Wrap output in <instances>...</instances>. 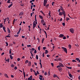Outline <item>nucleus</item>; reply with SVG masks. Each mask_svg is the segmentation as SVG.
<instances>
[{"label":"nucleus","mask_w":80,"mask_h":80,"mask_svg":"<svg viewBox=\"0 0 80 80\" xmlns=\"http://www.w3.org/2000/svg\"><path fill=\"white\" fill-rule=\"evenodd\" d=\"M39 61H40V63H39V64L40 65H42V61L41 60V59L40 58V60H39Z\"/></svg>","instance_id":"obj_19"},{"label":"nucleus","mask_w":80,"mask_h":80,"mask_svg":"<svg viewBox=\"0 0 80 80\" xmlns=\"http://www.w3.org/2000/svg\"><path fill=\"white\" fill-rule=\"evenodd\" d=\"M75 60H77V61H78L79 59V58H76L75 59Z\"/></svg>","instance_id":"obj_54"},{"label":"nucleus","mask_w":80,"mask_h":80,"mask_svg":"<svg viewBox=\"0 0 80 80\" xmlns=\"http://www.w3.org/2000/svg\"><path fill=\"white\" fill-rule=\"evenodd\" d=\"M30 53H31V56H33V55L32 52V51H30Z\"/></svg>","instance_id":"obj_47"},{"label":"nucleus","mask_w":80,"mask_h":80,"mask_svg":"<svg viewBox=\"0 0 80 80\" xmlns=\"http://www.w3.org/2000/svg\"><path fill=\"white\" fill-rule=\"evenodd\" d=\"M23 74L24 75H25V72H24V70L23 69Z\"/></svg>","instance_id":"obj_38"},{"label":"nucleus","mask_w":80,"mask_h":80,"mask_svg":"<svg viewBox=\"0 0 80 80\" xmlns=\"http://www.w3.org/2000/svg\"><path fill=\"white\" fill-rule=\"evenodd\" d=\"M6 19L7 20V21H8V20H9V18H7Z\"/></svg>","instance_id":"obj_61"},{"label":"nucleus","mask_w":80,"mask_h":80,"mask_svg":"<svg viewBox=\"0 0 80 80\" xmlns=\"http://www.w3.org/2000/svg\"><path fill=\"white\" fill-rule=\"evenodd\" d=\"M11 67H14V65L13 64H11Z\"/></svg>","instance_id":"obj_44"},{"label":"nucleus","mask_w":80,"mask_h":80,"mask_svg":"<svg viewBox=\"0 0 80 80\" xmlns=\"http://www.w3.org/2000/svg\"><path fill=\"white\" fill-rule=\"evenodd\" d=\"M42 57H45V55H44V52H43L42 53Z\"/></svg>","instance_id":"obj_51"},{"label":"nucleus","mask_w":80,"mask_h":80,"mask_svg":"<svg viewBox=\"0 0 80 80\" xmlns=\"http://www.w3.org/2000/svg\"><path fill=\"white\" fill-rule=\"evenodd\" d=\"M12 53V49H11L9 50V54H11Z\"/></svg>","instance_id":"obj_29"},{"label":"nucleus","mask_w":80,"mask_h":80,"mask_svg":"<svg viewBox=\"0 0 80 80\" xmlns=\"http://www.w3.org/2000/svg\"><path fill=\"white\" fill-rule=\"evenodd\" d=\"M47 3V0H44L43 5L45 7L46 6V4Z\"/></svg>","instance_id":"obj_3"},{"label":"nucleus","mask_w":80,"mask_h":80,"mask_svg":"<svg viewBox=\"0 0 80 80\" xmlns=\"http://www.w3.org/2000/svg\"><path fill=\"white\" fill-rule=\"evenodd\" d=\"M8 32L9 33H10V29H9V28H8Z\"/></svg>","instance_id":"obj_16"},{"label":"nucleus","mask_w":80,"mask_h":80,"mask_svg":"<svg viewBox=\"0 0 80 80\" xmlns=\"http://www.w3.org/2000/svg\"><path fill=\"white\" fill-rule=\"evenodd\" d=\"M6 46H8V42H6Z\"/></svg>","instance_id":"obj_57"},{"label":"nucleus","mask_w":80,"mask_h":80,"mask_svg":"<svg viewBox=\"0 0 80 80\" xmlns=\"http://www.w3.org/2000/svg\"><path fill=\"white\" fill-rule=\"evenodd\" d=\"M42 78L39 77V79L40 80H42Z\"/></svg>","instance_id":"obj_63"},{"label":"nucleus","mask_w":80,"mask_h":80,"mask_svg":"<svg viewBox=\"0 0 80 80\" xmlns=\"http://www.w3.org/2000/svg\"><path fill=\"white\" fill-rule=\"evenodd\" d=\"M69 75L70 77V78H72V77H73V76L72 75V74H69Z\"/></svg>","instance_id":"obj_23"},{"label":"nucleus","mask_w":80,"mask_h":80,"mask_svg":"<svg viewBox=\"0 0 80 80\" xmlns=\"http://www.w3.org/2000/svg\"><path fill=\"white\" fill-rule=\"evenodd\" d=\"M12 5H13V3H12L11 4H10L9 6H8V8H10L12 6Z\"/></svg>","instance_id":"obj_13"},{"label":"nucleus","mask_w":80,"mask_h":80,"mask_svg":"<svg viewBox=\"0 0 80 80\" xmlns=\"http://www.w3.org/2000/svg\"><path fill=\"white\" fill-rule=\"evenodd\" d=\"M28 66L30 67V66H31V62L29 61V62L28 63Z\"/></svg>","instance_id":"obj_10"},{"label":"nucleus","mask_w":80,"mask_h":80,"mask_svg":"<svg viewBox=\"0 0 80 80\" xmlns=\"http://www.w3.org/2000/svg\"><path fill=\"white\" fill-rule=\"evenodd\" d=\"M35 24L36 25H37V22H35V21H34L33 22V24Z\"/></svg>","instance_id":"obj_18"},{"label":"nucleus","mask_w":80,"mask_h":80,"mask_svg":"<svg viewBox=\"0 0 80 80\" xmlns=\"http://www.w3.org/2000/svg\"><path fill=\"white\" fill-rule=\"evenodd\" d=\"M66 67H67V68H68V69H72V67H68L67 66H66Z\"/></svg>","instance_id":"obj_26"},{"label":"nucleus","mask_w":80,"mask_h":80,"mask_svg":"<svg viewBox=\"0 0 80 80\" xmlns=\"http://www.w3.org/2000/svg\"><path fill=\"white\" fill-rule=\"evenodd\" d=\"M60 61L61 62H62V59L61 58H58V61Z\"/></svg>","instance_id":"obj_24"},{"label":"nucleus","mask_w":80,"mask_h":80,"mask_svg":"<svg viewBox=\"0 0 80 80\" xmlns=\"http://www.w3.org/2000/svg\"><path fill=\"white\" fill-rule=\"evenodd\" d=\"M4 75L5 77H6V78H8V75H7V74H4Z\"/></svg>","instance_id":"obj_12"},{"label":"nucleus","mask_w":80,"mask_h":80,"mask_svg":"<svg viewBox=\"0 0 80 80\" xmlns=\"http://www.w3.org/2000/svg\"><path fill=\"white\" fill-rule=\"evenodd\" d=\"M8 3H10V0H8L7 2Z\"/></svg>","instance_id":"obj_32"},{"label":"nucleus","mask_w":80,"mask_h":80,"mask_svg":"<svg viewBox=\"0 0 80 80\" xmlns=\"http://www.w3.org/2000/svg\"><path fill=\"white\" fill-rule=\"evenodd\" d=\"M14 36H15V37H18V35H15Z\"/></svg>","instance_id":"obj_58"},{"label":"nucleus","mask_w":80,"mask_h":80,"mask_svg":"<svg viewBox=\"0 0 80 80\" xmlns=\"http://www.w3.org/2000/svg\"><path fill=\"white\" fill-rule=\"evenodd\" d=\"M37 24H33V28L32 29H33L34 28H35V27H36V25Z\"/></svg>","instance_id":"obj_11"},{"label":"nucleus","mask_w":80,"mask_h":80,"mask_svg":"<svg viewBox=\"0 0 80 80\" xmlns=\"http://www.w3.org/2000/svg\"><path fill=\"white\" fill-rule=\"evenodd\" d=\"M66 20L67 21H68V20H70V18L68 17H66Z\"/></svg>","instance_id":"obj_22"},{"label":"nucleus","mask_w":80,"mask_h":80,"mask_svg":"<svg viewBox=\"0 0 80 80\" xmlns=\"http://www.w3.org/2000/svg\"><path fill=\"white\" fill-rule=\"evenodd\" d=\"M6 20H7V18H5L4 19V24H5V22H6Z\"/></svg>","instance_id":"obj_41"},{"label":"nucleus","mask_w":80,"mask_h":80,"mask_svg":"<svg viewBox=\"0 0 80 80\" xmlns=\"http://www.w3.org/2000/svg\"><path fill=\"white\" fill-rule=\"evenodd\" d=\"M34 74H35V76H37V73H36V72H35Z\"/></svg>","instance_id":"obj_56"},{"label":"nucleus","mask_w":80,"mask_h":80,"mask_svg":"<svg viewBox=\"0 0 80 80\" xmlns=\"http://www.w3.org/2000/svg\"><path fill=\"white\" fill-rule=\"evenodd\" d=\"M48 6H49V4H48V5H46V8H48Z\"/></svg>","instance_id":"obj_53"},{"label":"nucleus","mask_w":80,"mask_h":80,"mask_svg":"<svg viewBox=\"0 0 80 80\" xmlns=\"http://www.w3.org/2000/svg\"><path fill=\"white\" fill-rule=\"evenodd\" d=\"M31 50H31V52H33V51L34 50V48H32L31 49Z\"/></svg>","instance_id":"obj_35"},{"label":"nucleus","mask_w":80,"mask_h":80,"mask_svg":"<svg viewBox=\"0 0 80 80\" xmlns=\"http://www.w3.org/2000/svg\"><path fill=\"white\" fill-rule=\"evenodd\" d=\"M17 60H18V62H19V61H20V58H18L17 59Z\"/></svg>","instance_id":"obj_45"},{"label":"nucleus","mask_w":80,"mask_h":80,"mask_svg":"<svg viewBox=\"0 0 80 80\" xmlns=\"http://www.w3.org/2000/svg\"><path fill=\"white\" fill-rule=\"evenodd\" d=\"M34 53H37V50H34Z\"/></svg>","instance_id":"obj_52"},{"label":"nucleus","mask_w":80,"mask_h":80,"mask_svg":"<svg viewBox=\"0 0 80 80\" xmlns=\"http://www.w3.org/2000/svg\"><path fill=\"white\" fill-rule=\"evenodd\" d=\"M59 15H60V16H62V15H63V12H59Z\"/></svg>","instance_id":"obj_9"},{"label":"nucleus","mask_w":80,"mask_h":80,"mask_svg":"<svg viewBox=\"0 0 80 80\" xmlns=\"http://www.w3.org/2000/svg\"><path fill=\"white\" fill-rule=\"evenodd\" d=\"M44 40H45V38H42V43H43V41H44Z\"/></svg>","instance_id":"obj_34"},{"label":"nucleus","mask_w":80,"mask_h":80,"mask_svg":"<svg viewBox=\"0 0 80 80\" xmlns=\"http://www.w3.org/2000/svg\"><path fill=\"white\" fill-rule=\"evenodd\" d=\"M35 22H37V15H35Z\"/></svg>","instance_id":"obj_15"},{"label":"nucleus","mask_w":80,"mask_h":80,"mask_svg":"<svg viewBox=\"0 0 80 80\" xmlns=\"http://www.w3.org/2000/svg\"><path fill=\"white\" fill-rule=\"evenodd\" d=\"M21 27H20V28L18 32H17V34H19L20 32V31H21Z\"/></svg>","instance_id":"obj_8"},{"label":"nucleus","mask_w":80,"mask_h":80,"mask_svg":"<svg viewBox=\"0 0 80 80\" xmlns=\"http://www.w3.org/2000/svg\"><path fill=\"white\" fill-rule=\"evenodd\" d=\"M39 18H40L41 19H43V17H42V16L41 15H40L39 16Z\"/></svg>","instance_id":"obj_27"},{"label":"nucleus","mask_w":80,"mask_h":80,"mask_svg":"<svg viewBox=\"0 0 80 80\" xmlns=\"http://www.w3.org/2000/svg\"><path fill=\"white\" fill-rule=\"evenodd\" d=\"M20 14L21 15H23V12H21L20 13Z\"/></svg>","instance_id":"obj_50"},{"label":"nucleus","mask_w":80,"mask_h":80,"mask_svg":"<svg viewBox=\"0 0 80 80\" xmlns=\"http://www.w3.org/2000/svg\"><path fill=\"white\" fill-rule=\"evenodd\" d=\"M48 76H50V72L49 71H48Z\"/></svg>","instance_id":"obj_31"},{"label":"nucleus","mask_w":80,"mask_h":80,"mask_svg":"<svg viewBox=\"0 0 80 80\" xmlns=\"http://www.w3.org/2000/svg\"><path fill=\"white\" fill-rule=\"evenodd\" d=\"M40 46H39L38 47V49L39 50V51L40 50Z\"/></svg>","instance_id":"obj_28"},{"label":"nucleus","mask_w":80,"mask_h":80,"mask_svg":"<svg viewBox=\"0 0 80 80\" xmlns=\"http://www.w3.org/2000/svg\"><path fill=\"white\" fill-rule=\"evenodd\" d=\"M28 80H32V76L31 75L29 78H28Z\"/></svg>","instance_id":"obj_5"},{"label":"nucleus","mask_w":80,"mask_h":80,"mask_svg":"<svg viewBox=\"0 0 80 80\" xmlns=\"http://www.w3.org/2000/svg\"><path fill=\"white\" fill-rule=\"evenodd\" d=\"M6 37L7 38H10V36H6Z\"/></svg>","instance_id":"obj_55"},{"label":"nucleus","mask_w":80,"mask_h":80,"mask_svg":"<svg viewBox=\"0 0 80 80\" xmlns=\"http://www.w3.org/2000/svg\"><path fill=\"white\" fill-rule=\"evenodd\" d=\"M70 31L72 33H74V29L73 28L70 29Z\"/></svg>","instance_id":"obj_2"},{"label":"nucleus","mask_w":80,"mask_h":80,"mask_svg":"<svg viewBox=\"0 0 80 80\" xmlns=\"http://www.w3.org/2000/svg\"><path fill=\"white\" fill-rule=\"evenodd\" d=\"M63 38L64 40H65V39H66V37H65V36L63 37Z\"/></svg>","instance_id":"obj_39"},{"label":"nucleus","mask_w":80,"mask_h":80,"mask_svg":"<svg viewBox=\"0 0 80 80\" xmlns=\"http://www.w3.org/2000/svg\"><path fill=\"white\" fill-rule=\"evenodd\" d=\"M61 10L62 11V13H63L65 12V11H64V10L63 9V7H62V6H61Z\"/></svg>","instance_id":"obj_4"},{"label":"nucleus","mask_w":80,"mask_h":80,"mask_svg":"<svg viewBox=\"0 0 80 80\" xmlns=\"http://www.w3.org/2000/svg\"><path fill=\"white\" fill-rule=\"evenodd\" d=\"M22 58L23 59L25 58V57L24 56H23L22 57Z\"/></svg>","instance_id":"obj_62"},{"label":"nucleus","mask_w":80,"mask_h":80,"mask_svg":"<svg viewBox=\"0 0 80 80\" xmlns=\"http://www.w3.org/2000/svg\"><path fill=\"white\" fill-rule=\"evenodd\" d=\"M41 22L42 23H44V22H45V21H44V20H42L41 21Z\"/></svg>","instance_id":"obj_21"},{"label":"nucleus","mask_w":80,"mask_h":80,"mask_svg":"<svg viewBox=\"0 0 80 80\" xmlns=\"http://www.w3.org/2000/svg\"><path fill=\"white\" fill-rule=\"evenodd\" d=\"M10 58H11V60H12V59H13V56H12L11 55H10Z\"/></svg>","instance_id":"obj_20"},{"label":"nucleus","mask_w":80,"mask_h":80,"mask_svg":"<svg viewBox=\"0 0 80 80\" xmlns=\"http://www.w3.org/2000/svg\"><path fill=\"white\" fill-rule=\"evenodd\" d=\"M36 58L37 60H38V55H37L36 56Z\"/></svg>","instance_id":"obj_36"},{"label":"nucleus","mask_w":80,"mask_h":80,"mask_svg":"<svg viewBox=\"0 0 80 80\" xmlns=\"http://www.w3.org/2000/svg\"><path fill=\"white\" fill-rule=\"evenodd\" d=\"M0 27H1V28H2V27H3V25L2 23H1L0 24Z\"/></svg>","instance_id":"obj_30"},{"label":"nucleus","mask_w":80,"mask_h":80,"mask_svg":"<svg viewBox=\"0 0 80 80\" xmlns=\"http://www.w3.org/2000/svg\"><path fill=\"white\" fill-rule=\"evenodd\" d=\"M25 63H28V60H27L25 61Z\"/></svg>","instance_id":"obj_37"},{"label":"nucleus","mask_w":80,"mask_h":80,"mask_svg":"<svg viewBox=\"0 0 80 80\" xmlns=\"http://www.w3.org/2000/svg\"><path fill=\"white\" fill-rule=\"evenodd\" d=\"M53 76L54 78H55L56 77H57V75L55 74H53Z\"/></svg>","instance_id":"obj_25"},{"label":"nucleus","mask_w":80,"mask_h":80,"mask_svg":"<svg viewBox=\"0 0 80 80\" xmlns=\"http://www.w3.org/2000/svg\"><path fill=\"white\" fill-rule=\"evenodd\" d=\"M72 62H76V61L75 60H72Z\"/></svg>","instance_id":"obj_43"},{"label":"nucleus","mask_w":80,"mask_h":80,"mask_svg":"<svg viewBox=\"0 0 80 80\" xmlns=\"http://www.w3.org/2000/svg\"><path fill=\"white\" fill-rule=\"evenodd\" d=\"M39 76L41 78H43V76L42 75H39Z\"/></svg>","instance_id":"obj_49"},{"label":"nucleus","mask_w":80,"mask_h":80,"mask_svg":"<svg viewBox=\"0 0 80 80\" xmlns=\"http://www.w3.org/2000/svg\"><path fill=\"white\" fill-rule=\"evenodd\" d=\"M14 70H17V67L15 66L14 68Z\"/></svg>","instance_id":"obj_42"},{"label":"nucleus","mask_w":80,"mask_h":80,"mask_svg":"<svg viewBox=\"0 0 80 80\" xmlns=\"http://www.w3.org/2000/svg\"><path fill=\"white\" fill-rule=\"evenodd\" d=\"M62 25L63 26H65V22L62 23Z\"/></svg>","instance_id":"obj_48"},{"label":"nucleus","mask_w":80,"mask_h":80,"mask_svg":"<svg viewBox=\"0 0 80 80\" xmlns=\"http://www.w3.org/2000/svg\"><path fill=\"white\" fill-rule=\"evenodd\" d=\"M63 15V16H64V18H65V17H66V15H65V12H64L63 13H62Z\"/></svg>","instance_id":"obj_14"},{"label":"nucleus","mask_w":80,"mask_h":80,"mask_svg":"<svg viewBox=\"0 0 80 80\" xmlns=\"http://www.w3.org/2000/svg\"><path fill=\"white\" fill-rule=\"evenodd\" d=\"M63 37H64V35L63 34H61L59 35V37L61 38H63Z\"/></svg>","instance_id":"obj_6"},{"label":"nucleus","mask_w":80,"mask_h":80,"mask_svg":"<svg viewBox=\"0 0 80 80\" xmlns=\"http://www.w3.org/2000/svg\"><path fill=\"white\" fill-rule=\"evenodd\" d=\"M59 66L60 67H64V66L63 65V64H62V63H61V62L59 63Z\"/></svg>","instance_id":"obj_7"},{"label":"nucleus","mask_w":80,"mask_h":80,"mask_svg":"<svg viewBox=\"0 0 80 80\" xmlns=\"http://www.w3.org/2000/svg\"><path fill=\"white\" fill-rule=\"evenodd\" d=\"M27 47H31V45H27Z\"/></svg>","instance_id":"obj_40"},{"label":"nucleus","mask_w":80,"mask_h":80,"mask_svg":"<svg viewBox=\"0 0 80 80\" xmlns=\"http://www.w3.org/2000/svg\"><path fill=\"white\" fill-rule=\"evenodd\" d=\"M45 54H47V53H48V50H45Z\"/></svg>","instance_id":"obj_17"},{"label":"nucleus","mask_w":80,"mask_h":80,"mask_svg":"<svg viewBox=\"0 0 80 80\" xmlns=\"http://www.w3.org/2000/svg\"><path fill=\"white\" fill-rule=\"evenodd\" d=\"M78 78L79 80H80V76H78Z\"/></svg>","instance_id":"obj_64"},{"label":"nucleus","mask_w":80,"mask_h":80,"mask_svg":"<svg viewBox=\"0 0 80 80\" xmlns=\"http://www.w3.org/2000/svg\"><path fill=\"white\" fill-rule=\"evenodd\" d=\"M47 75V72H45L44 73V75Z\"/></svg>","instance_id":"obj_59"},{"label":"nucleus","mask_w":80,"mask_h":80,"mask_svg":"<svg viewBox=\"0 0 80 80\" xmlns=\"http://www.w3.org/2000/svg\"><path fill=\"white\" fill-rule=\"evenodd\" d=\"M68 47H69V48H70V49L71 48H72V46H71V45H70V44H69L68 45Z\"/></svg>","instance_id":"obj_33"},{"label":"nucleus","mask_w":80,"mask_h":80,"mask_svg":"<svg viewBox=\"0 0 80 80\" xmlns=\"http://www.w3.org/2000/svg\"><path fill=\"white\" fill-rule=\"evenodd\" d=\"M62 49L64 50L65 52L66 53H67V48L63 47H62Z\"/></svg>","instance_id":"obj_1"},{"label":"nucleus","mask_w":80,"mask_h":80,"mask_svg":"<svg viewBox=\"0 0 80 80\" xmlns=\"http://www.w3.org/2000/svg\"><path fill=\"white\" fill-rule=\"evenodd\" d=\"M60 9H59L58 10V12L59 13H60Z\"/></svg>","instance_id":"obj_60"},{"label":"nucleus","mask_w":80,"mask_h":80,"mask_svg":"<svg viewBox=\"0 0 80 80\" xmlns=\"http://www.w3.org/2000/svg\"><path fill=\"white\" fill-rule=\"evenodd\" d=\"M43 50H45V49H46V48H46V47H43Z\"/></svg>","instance_id":"obj_46"}]
</instances>
